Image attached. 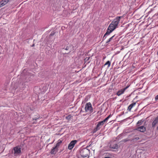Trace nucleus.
<instances>
[{
	"instance_id": "5",
	"label": "nucleus",
	"mask_w": 158,
	"mask_h": 158,
	"mask_svg": "<svg viewBox=\"0 0 158 158\" xmlns=\"http://www.w3.org/2000/svg\"><path fill=\"white\" fill-rule=\"evenodd\" d=\"M77 141L74 140L71 141L69 144L68 146V149L69 150H71L74 147V145L77 143Z\"/></svg>"
},
{
	"instance_id": "26",
	"label": "nucleus",
	"mask_w": 158,
	"mask_h": 158,
	"mask_svg": "<svg viewBox=\"0 0 158 158\" xmlns=\"http://www.w3.org/2000/svg\"><path fill=\"white\" fill-rule=\"evenodd\" d=\"M54 34H55L54 32H52L50 34V35H52V36L53 35H54Z\"/></svg>"
},
{
	"instance_id": "7",
	"label": "nucleus",
	"mask_w": 158,
	"mask_h": 158,
	"mask_svg": "<svg viewBox=\"0 0 158 158\" xmlns=\"http://www.w3.org/2000/svg\"><path fill=\"white\" fill-rule=\"evenodd\" d=\"M136 130L137 131H140L141 132H143L145 131L146 130L145 127L143 126H141L138 127H137Z\"/></svg>"
},
{
	"instance_id": "18",
	"label": "nucleus",
	"mask_w": 158,
	"mask_h": 158,
	"mask_svg": "<svg viewBox=\"0 0 158 158\" xmlns=\"http://www.w3.org/2000/svg\"><path fill=\"white\" fill-rule=\"evenodd\" d=\"M129 140V139H123L122 141V142H126L128 141Z\"/></svg>"
},
{
	"instance_id": "3",
	"label": "nucleus",
	"mask_w": 158,
	"mask_h": 158,
	"mask_svg": "<svg viewBox=\"0 0 158 158\" xmlns=\"http://www.w3.org/2000/svg\"><path fill=\"white\" fill-rule=\"evenodd\" d=\"M85 109L86 112L91 113L93 112V109L90 102L87 103L85 106Z\"/></svg>"
},
{
	"instance_id": "15",
	"label": "nucleus",
	"mask_w": 158,
	"mask_h": 158,
	"mask_svg": "<svg viewBox=\"0 0 158 158\" xmlns=\"http://www.w3.org/2000/svg\"><path fill=\"white\" fill-rule=\"evenodd\" d=\"M62 143L61 140H59L58 141V142L56 144V146H55L56 147V148H57V147L59 146L60 143Z\"/></svg>"
},
{
	"instance_id": "30",
	"label": "nucleus",
	"mask_w": 158,
	"mask_h": 158,
	"mask_svg": "<svg viewBox=\"0 0 158 158\" xmlns=\"http://www.w3.org/2000/svg\"><path fill=\"white\" fill-rule=\"evenodd\" d=\"M70 52H71V51L70 50L69 51V52H68V53H69Z\"/></svg>"
},
{
	"instance_id": "6",
	"label": "nucleus",
	"mask_w": 158,
	"mask_h": 158,
	"mask_svg": "<svg viewBox=\"0 0 158 158\" xmlns=\"http://www.w3.org/2000/svg\"><path fill=\"white\" fill-rule=\"evenodd\" d=\"M128 87H127L124 89H121L119 90L116 93V95L118 96H120L122 94H123L125 90L127 89Z\"/></svg>"
},
{
	"instance_id": "9",
	"label": "nucleus",
	"mask_w": 158,
	"mask_h": 158,
	"mask_svg": "<svg viewBox=\"0 0 158 158\" xmlns=\"http://www.w3.org/2000/svg\"><path fill=\"white\" fill-rule=\"evenodd\" d=\"M158 123V116L156 117L153 121L152 123V127H154Z\"/></svg>"
},
{
	"instance_id": "4",
	"label": "nucleus",
	"mask_w": 158,
	"mask_h": 158,
	"mask_svg": "<svg viewBox=\"0 0 158 158\" xmlns=\"http://www.w3.org/2000/svg\"><path fill=\"white\" fill-rule=\"evenodd\" d=\"M13 152L15 156H17L21 153V148L19 146H16L13 148Z\"/></svg>"
},
{
	"instance_id": "23",
	"label": "nucleus",
	"mask_w": 158,
	"mask_h": 158,
	"mask_svg": "<svg viewBox=\"0 0 158 158\" xmlns=\"http://www.w3.org/2000/svg\"><path fill=\"white\" fill-rule=\"evenodd\" d=\"M122 136V135L121 134H120V135H118V137H117V138L118 139L120 138H122V137H121Z\"/></svg>"
},
{
	"instance_id": "10",
	"label": "nucleus",
	"mask_w": 158,
	"mask_h": 158,
	"mask_svg": "<svg viewBox=\"0 0 158 158\" xmlns=\"http://www.w3.org/2000/svg\"><path fill=\"white\" fill-rule=\"evenodd\" d=\"M110 147L113 149H117L118 148V145L116 143H112L110 145Z\"/></svg>"
},
{
	"instance_id": "28",
	"label": "nucleus",
	"mask_w": 158,
	"mask_h": 158,
	"mask_svg": "<svg viewBox=\"0 0 158 158\" xmlns=\"http://www.w3.org/2000/svg\"><path fill=\"white\" fill-rule=\"evenodd\" d=\"M39 118V117H38V118H33V120L34 119H35L36 120V119H38Z\"/></svg>"
},
{
	"instance_id": "25",
	"label": "nucleus",
	"mask_w": 158,
	"mask_h": 158,
	"mask_svg": "<svg viewBox=\"0 0 158 158\" xmlns=\"http://www.w3.org/2000/svg\"><path fill=\"white\" fill-rule=\"evenodd\" d=\"M155 98L156 100H158V95L156 96Z\"/></svg>"
},
{
	"instance_id": "20",
	"label": "nucleus",
	"mask_w": 158,
	"mask_h": 158,
	"mask_svg": "<svg viewBox=\"0 0 158 158\" xmlns=\"http://www.w3.org/2000/svg\"><path fill=\"white\" fill-rule=\"evenodd\" d=\"M136 103L135 102H134V103H133L132 104H130V106H131L132 107H133L134 106H135V105H136Z\"/></svg>"
},
{
	"instance_id": "8",
	"label": "nucleus",
	"mask_w": 158,
	"mask_h": 158,
	"mask_svg": "<svg viewBox=\"0 0 158 158\" xmlns=\"http://www.w3.org/2000/svg\"><path fill=\"white\" fill-rule=\"evenodd\" d=\"M10 0H2L0 2V7L6 4Z\"/></svg>"
},
{
	"instance_id": "16",
	"label": "nucleus",
	"mask_w": 158,
	"mask_h": 158,
	"mask_svg": "<svg viewBox=\"0 0 158 158\" xmlns=\"http://www.w3.org/2000/svg\"><path fill=\"white\" fill-rule=\"evenodd\" d=\"M114 35H113L112 36L111 38H109V40L106 41V43H108L109 42L111 41V40L113 39V37H114Z\"/></svg>"
},
{
	"instance_id": "17",
	"label": "nucleus",
	"mask_w": 158,
	"mask_h": 158,
	"mask_svg": "<svg viewBox=\"0 0 158 158\" xmlns=\"http://www.w3.org/2000/svg\"><path fill=\"white\" fill-rule=\"evenodd\" d=\"M108 65V67H109L110 65V62L109 61H108L105 64V65Z\"/></svg>"
},
{
	"instance_id": "32",
	"label": "nucleus",
	"mask_w": 158,
	"mask_h": 158,
	"mask_svg": "<svg viewBox=\"0 0 158 158\" xmlns=\"http://www.w3.org/2000/svg\"><path fill=\"white\" fill-rule=\"evenodd\" d=\"M157 130L158 131V127H157Z\"/></svg>"
},
{
	"instance_id": "21",
	"label": "nucleus",
	"mask_w": 158,
	"mask_h": 158,
	"mask_svg": "<svg viewBox=\"0 0 158 158\" xmlns=\"http://www.w3.org/2000/svg\"><path fill=\"white\" fill-rule=\"evenodd\" d=\"M132 108V107L131 106L129 105L128 107V110L130 111L131 109Z\"/></svg>"
},
{
	"instance_id": "29",
	"label": "nucleus",
	"mask_w": 158,
	"mask_h": 158,
	"mask_svg": "<svg viewBox=\"0 0 158 158\" xmlns=\"http://www.w3.org/2000/svg\"><path fill=\"white\" fill-rule=\"evenodd\" d=\"M104 158H110L108 157H105Z\"/></svg>"
},
{
	"instance_id": "33",
	"label": "nucleus",
	"mask_w": 158,
	"mask_h": 158,
	"mask_svg": "<svg viewBox=\"0 0 158 158\" xmlns=\"http://www.w3.org/2000/svg\"><path fill=\"white\" fill-rule=\"evenodd\" d=\"M34 44H33V45H32V46L33 47V46H34Z\"/></svg>"
},
{
	"instance_id": "24",
	"label": "nucleus",
	"mask_w": 158,
	"mask_h": 158,
	"mask_svg": "<svg viewBox=\"0 0 158 158\" xmlns=\"http://www.w3.org/2000/svg\"><path fill=\"white\" fill-rule=\"evenodd\" d=\"M69 46H67L66 47V48H65V50H69Z\"/></svg>"
},
{
	"instance_id": "1",
	"label": "nucleus",
	"mask_w": 158,
	"mask_h": 158,
	"mask_svg": "<svg viewBox=\"0 0 158 158\" xmlns=\"http://www.w3.org/2000/svg\"><path fill=\"white\" fill-rule=\"evenodd\" d=\"M122 16H117L114 19L108 26L107 31L104 34L103 38V40L106 38V36L109 35L114 29L118 27V25Z\"/></svg>"
},
{
	"instance_id": "31",
	"label": "nucleus",
	"mask_w": 158,
	"mask_h": 158,
	"mask_svg": "<svg viewBox=\"0 0 158 158\" xmlns=\"http://www.w3.org/2000/svg\"><path fill=\"white\" fill-rule=\"evenodd\" d=\"M89 58H90V57H89L88 58V59H87V60H89Z\"/></svg>"
},
{
	"instance_id": "11",
	"label": "nucleus",
	"mask_w": 158,
	"mask_h": 158,
	"mask_svg": "<svg viewBox=\"0 0 158 158\" xmlns=\"http://www.w3.org/2000/svg\"><path fill=\"white\" fill-rule=\"evenodd\" d=\"M57 151V148L55 146L52 148L50 152L51 154H55L56 153Z\"/></svg>"
},
{
	"instance_id": "13",
	"label": "nucleus",
	"mask_w": 158,
	"mask_h": 158,
	"mask_svg": "<svg viewBox=\"0 0 158 158\" xmlns=\"http://www.w3.org/2000/svg\"><path fill=\"white\" fill-rule=\"evenodd\" d=\"M110 115H109V116H108L106 118H105L103 121H102L105 123L108 120L109 118H110Z\"/></svg>"
},
{
	"instance_id": "35",
	"label": "nucleus",
	"mask_w": 158,
	"mask_h": 158,
	"mask_svg": "<svg viewBox=\"0 0 158 158\" xmlns=\"http://www.w3.org/2000/svg\"><path fill=\"white\" fill-rule=\"evenodd\" d=\"M82 112V110H81L80 111V112Z\"/></svg>"
},
{
	"instance_id": "2",
	"label": "nucleus",
	"mask_w": 158,
	"mask_h": 158,
	"mask_svg": "<svg viewBox=\"0 0 158 158\" xmlns=\"http://www.w3.org/2000/svg\"><path fill=\"white\" fill-rule=\"evenodd\" d=\"M90 152V150L89 149L87 148H84L80 151V155L82 157L85 158L88 156Z\"/></svg>"
},
{
	"instance_id": "19",
	"label": "nucleus",
	"mask_w": 158,
	"mask_h": 158,
	"mask_svg": "<svg viewBox=\"0 0 158 158\" xmlns=\"http://www.w3.org/2000/svg\"><path fill=\"white\" fill-rule=\"evenodd\" d=\"M142 123V122L141 120H139L138 122L137 123V125H140Z\"/></svg>"
},
{
	"instance_id": "12",
	"label": "nucleus",
	"mask_w": 158,
	"mask_h": 158,
	"mask_svg": "<svg viewBox=\"0 0 158 158\" xmlns=\"http://www.w3.org/2000/svg\"><path fill=\"white\" fill-rule=\"evenodd\" d=\"M104 123L102 121H100L98 122L97 126L100 129L101 126H103Z\"/></svg>"
},
{
	"instance_id": "14",
	"label": "nucleus",
	"mask_w": 158,
	"mask_h": 158,
	"mask_svg": "<svg viewBox=\"0 0 158 158\" xmlns=\"http://www.w3.org/2000/svg\"><path fill=\"white\" fill-rule=\"evenodd\" d=\"M99 129H100L97 126H96V127L94 129L93 131V132L94 133H95Z\"/></svg>"
},
{
	"instance_id": "34",
	"label": "nucleus",
	"mask_w": 158,
	"mask_h": 158,
	"mask_svg": "<svg viewBox=\"0 0 158 158\" xmlns=\"http://www.w3.org/2000/svg\"><path fill=\"white\" fill-rule=\"evenodd\" d=\"M87 58V57L85 59V60H86Z\"/></svg>"
},
{
	"instance_id": "27",
	"label": "nucleus",
	"mask_w": 158,
	"mask_h": 158,
	"mask_svg": "<svg viewBox=\"0 0 158 158\" xmlns=\"http://www.w3.org/2000/svg\"><path fill=\"white\" fill-rule=\"evenodd\" d=\"M69 116H68L66 117V118L67 119H69Z\"/></svg>"
},
{
	"instance_id": "22",
	"label": "nucleus",
	"mask_w": 158,
	"mask_h": 158,
	"mask_svg": "<svg viewBox=\"0 0 158 158\" xmlns=\"http://www.w3.org/2000/svg\"><path fill=\"white\" fill-rule=\"evenodd\" d=\"M139 139V137H135V138H134L133 139V140H138Z\"/></svg>"
}]
</instances>
